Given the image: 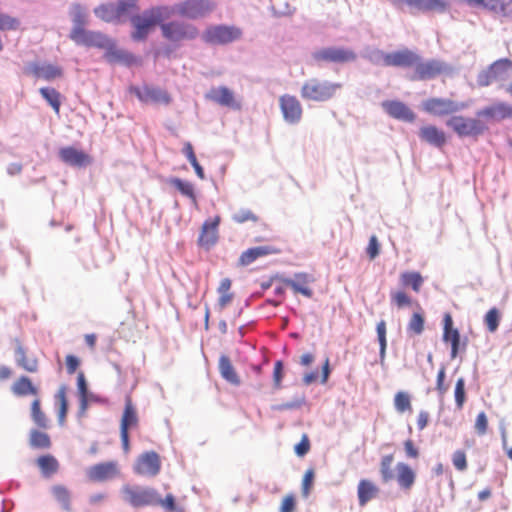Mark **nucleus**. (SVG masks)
I'll use <instances>...</instances> for the list:
<instances>
[{
    "instance_id": "774afa93",
    "label": "nucleus",
    "mask_w": 512,
    "mask_h": 512,
    "mask_svg": "<svg viewBox=\"0 0 512 512\" xmlns=\"http://www.w3.org/2000/svg\"><path fill=\"white\" fill-rule=\"evenodd\" d=\"M445 373V367H441L437 374L436 390L440 396H443L448 390V387L444 384Z\"/></svg>"
},
{
    "instance_id": "6ab92c4d",
    "label": "nucleus",
    "mask_w": 512,
    "mask_h": 512,
    "mask_svg": "<svg viewBox=\"0 0 512 512\" xmlns=\"http://www.w3.org/2000/svg\"><path fill=\"white\" fill-rule=\"evenodd\" d=\"M418 60L419 56L408 49L382 55V64L384 66L412 67Z\"/></svg>"
},
{
    "instance_id": "6e6552de",
    "label": "nucleus",
    "mask_w": 512,
    "mask_h": 512,
    "mask_svg": "<svg viewBox=\"0 0 512 512\" xmlns=\"http://www.w3.org/2000/svg\"><path fill=\"white\" fill-rule=\"evenodd\" d=\"M446 125L459 137H477L487 130V126L476 118L453 116L447 120Z\"/></svg>"
},
{
    "instance_id": "49530a36",
    "label": "nucleus",
    "mask_w": 512,
    "mask_h": 512,
    "mask_svg": "<svg viewBox=\"0 0 512 512\" xmlns=\"http://www.w3.org/2000/svg\"><path fill=\"white\" fill-rule=\"evenodd\" d=\"M55 398L59 403L58 422L60 425H63L65 423V418H66L67 411H68V402H67V397H66V387L65 386H61L58 389V391L55 395Z\"/></svg>"
},
{
    "instance_id": "6e6d98bb",
    "label": "nucleus",
    "mask_w": 512,
    "mask_h": 512,
    "mask_svg": "<svg viewBox=\"0 0 512 512\" xmlns=\"http://www.w3.org/2000/svg\"><path fill=\"white\" fill-rule=\"evenodd\" d=\"M232 219L236 223H244L247 221L257 222L258 216L249 209H241L232 216Z\"/></svg>"
},
{
    "instance_id": "ddd939ff",
    "label": "nucleus",
    "mask_w": 512,
    "mask_h": 512,
    "mask_svg": "<svg viewBox=\"0 0 512 512\" xmlns=\"http://www.w3.org/2000/svg\"><path fill=\"white\" fill-rule=\"evenodd\" d=\"M70 39L77 45L105 49L110 44V39L101 32L90 31L83 28H72Z\"/></svg>"
},
{
    "instance_id": "37998d69",
    "label": "nucleus",
    "mask_w": 512,
    "mask_h": 512,
    "mask_svg": "<svg viewBox=\"0 0 512 512\" xmlns=\"http://www.w3.org/2000/svg\"><path fill=\"white\" fill-rule=\"evenodd\" d=\"M394 407L398 413L412 412L410 394L406 391H398L394 396Z\"/></svg>"
},
{
    "instance_id": "393cba45",
    "label": "nucleus",
    "mask_w": 512,
    "mask_h": 512,
    "mask_svg": "<svg viewBox=\"0 0 512 512\" xmlns=\"http://www.w3.org/2000/svg\"><path fill=\"white\" fill-rule=\"evenodd\" d=\"M315 281V278L308 273H296L291 279H284L283 284L290 287L295 293H300L305 297L311 298L313 290L310 284Z\"/></svg>"
},
{
    "instance_id": "de8ad7c7",
    "label": "nucleus",
    "mask_w": 512,
    "mask_h": 512,
    "mask_svg": "<svg viewBox=\"0 0 512 512\" xmlns=\"http://www.w3.org/2000/svg\"><path fill=\"white\" fill-rule=\"evenodd\" d=\"M376 332L379 342V356L381 362L384 361L386 356L387 338H386V322L381 320L376 325Z\"/></svg>"
},
{
    "instance_id": "72a5a7b5",
    "label": "nucleus",
    "mask_w": 512,
    "mask_h": 512,
    "mask_svg": "<svg viewBox=\"0 0 512 512\" xmlns=\"http://www.w3.org/2000/svg\"><path fill=\"white\" fill-rule=\"evenodd\" d=\"M94 14L104 22H120L116 5L113 2L103 3L94 9Z\"/></svg>"
},
{
    "instance_id": "a211bd4d",
    "label": "nucleus",
    "mask_w": 512,
    "mask_h": 512,
    "mask_svg": "<svg viewBox=\"0 0 512 512\" xmlns=\"http://www.w3.org/2000/svg\"><path fill=\"white\" fill-rule=\"evenodd\" d=\"M119 475V468L116 462H102L88 468L87 477L92 482H104Z\"/></svg>"
},
{
    "instance_id": "c9c22d12",
    "label": "nucleus",
    "mask_w": 512,
    "mask_h": 512,
    "mask_svg": "<svg viewBox=\"0 0 512 512\" xmlns=\"http://www.w3.org/2000/svg\"><path fill=\"white\" fill-rule=\"evenodd\" d=\"M399 279L402 287H410L416 293L420 292L424 283L422 275L416 271H405L400 274Z\"/></svg>"
},
{
    "instance_id": "2f4dec72",
    "label": "nucleus",
    "mask_w": 512,
    "mask_h": 512,
    "mask_svg": "<svg viewBox=\"0 0 512 512\" xmlns=\"http://www.w3.org/2000/svg\"><path fill=\"white\" fill-rule=\"evenodd\" d=\"M277 250L272 248L271 246H258L249 248L246 251L242 252L239 258V265L248 266L253 263L258 258L276 253Z\"/></svg>"
},
{
    "instance_id": "f257e3e1",
    "label": "nucleus",
    "mask_w": 512,
    "mask_h": 512,
    "mask_svg": "<svg viewBox=\"0 0 512 512\" xmlns=\"http://www.w3.org/2000/svg\"><path fill=\"white\" fill-rule=\"evenodd\" d=\"M394 455L387 454L381 457L379 463V474L383 483H390L395 480L399 489L404 493H410L417 479L416 471L406 462L400 461L395 465V473L392 465Z\"/></svg>"
},
{
    "instance_id": "13d9d810",
    "label": "nucleus",
    "mask_w": 512,
    "mask_h": 512,
    "mask_svg": "<svg viewBox=\"0 0 512 512\" xmlns=\"http://www.w3.org/2000/svg\"><path fill=\"white\" fill-rule=\"evenodd\" d=\"M475 430L478 435L482 436L487 433L488 430V419L485 412H480L475 421Z\"/></svg>"
},
{
    "instance_id": "f8f14e48",
    "label": "nucleus",
    "mask_w": 512,
    "mask_h": 512,
    "mask_svg": "<svg viewBox=\"0 0 512 512\" xmlns=\"http://www.w3.org/2000/svg\"><path fill=\"white\" fill-rule=\"evenodd\" d=\"M467 107L464 102L453 101L448 98L432 97L422 103V109L433 116H446L457 113Z\"/></svg>"
},
{
    "instance_id": "bb28decb",
    "label": "nucleus",
    "mask_w": 512,
    "mask_h": 512,
    "mask_svg": "<svg viewBox=\"0 0 512 512\" xmlns=\"http://www.w3.org/2000/svg\"><path fill=\"white\" fill-rule=\"evenodd\" d=\"M379 486L369 479H361L357 486L358 503L361 507L378 497Z\"/></svg>"
},
{
    "instance_id": "5fc2aeb1",
    "label": "nucleus",
    "mask_w": 512,
    "mask_h": 512,
    "mask_svg": "<svg viewBox=\"0 0 512 512\" xmlns=\"http://www.w3.org/2000/svg\"><path fill=\"white\" fill-rule=\"evenodd\" d=\"M452 463L456 470L463 472L468 467L467 456L465 451L456 450L452 455Z\"/></svg>"
},
{
    "instance_id": "3c124183",
    "label": "nucleus",
    "mask_w": 512,
    "mask_h": 512,
    "mask_svg": "<svg viewBox=\"0 0 512 512\" xmlns=\"http://www.w3.org/2000/svg\"><path fill=\"white\" fill-rule=\"evenodd\" d=\"M392 303L398 308L410 307L413 304L412 298L402 290L392 291L390 293Z\"/></svg>"
},
{
    "instance_id": "cd10ccee",
    "label": "nucleus",
    "mask_w": 512,
    "mask_h": 512,
    "mask_svg": "<svg viewBox=\"0 0 512 512\" xmlns=\"http://www.w3.org/2000/svg\"><path fill=\"white\" fill-rule=\"evenodd\" d=\"M12 393L17 397H39V388L33 384L28 376H20L11 385Z\"/></svg>"
},
{
    "instance_id": "680f3d73",
    "label": "nucleus",
    "mask_w": 512,
    "mask_h": 512,
    "mask_svg": "<svg viewBox=\"0 0 512 512\" xmlns=\"http://www.w3.org/2000/svg\"><path fill=\"white\" fill-rule=\"evenodd\" d=\"M367 255L371 260L375 259L380 253V244L375 235H372L369 239L368 246L366 248Z\"/></svg>"
},
{
    "instance_id": "09e8293b",
    "label": "nucleus",
    "mask_w": 512,
    "mask_h": 512,
    "mask_svg": "<svg viewBox=\"0 0 512 512\" xmlns=\"http://www.w3.org/2000/svg\"><path fill=\"white\" fill-rule=\"evenodd\" d=\"M171 185H173L181 194L189 197L194 202H196V196L194 193V187L190 182L184 181L180 178H172L170 180Z\"/></svg>"
},
{
    "instance_id": "7c9ffc66",
    "label": "nucleus",
    "mask_w": 512,
    "mask_h": 512,
    "mask_svg": "<svg viewBox=\"0 0 512 512\" xmlns=\"http://www.w3.org/2000/svg\"><path fill=\"white\" fill-rule=\"evenodd\" d=\"M420 138L436 147H442L446 143L445 133L434 125H427L420 128Z\"/></svg>"
},
{
    "instance_id": "4c0bfd02",
    "label": "nucleus",
    "mask_w": 512,
    "mask_h": 512,
    "mask_svg": "<svg viewBox=\"0 0 512 512\" xmlns=\"http://www.w3.org/2000/svg\"><path fill=\"white\" fill-rule=\"evenodd\" d=\"M31 418L36 426L41 429L49 428V420L45 413L41 409L40 398H34L31 403Z\"/></svg>"
},
{
    "instance_id": "a878e982",
    "label": "nucleus",
    "mask_w": 512,
    "mask_h": 512,
    "mask_svg": "<svg viewBox=\"0 0 512 512\" xmlns=\"http://www.w3.org/2000/svg\"><path fill=\"white\" fill-rule=\"evenodd\" d=\"M208 98L221 106L233 110L241 109V103L235 99L233 92L225 86L212 88L208 94Z\"/></svg>"
},
{
    "instance_id": "603ef678",
    "label": "nucleus",
    "mask_w": 512,
    "mask_h": 512,
    "mask_svg": "<svg viewBox=\"0 0 512 512\" xmlns=\"http://www.w3.org/2000/svg\"><path fill=\"white\" fill-rule=\"evenodd\" d=\"M484 322H485L487 329L490 332H495L497 330V328L499 326V322H500L499 310L495 307L488 310V312L486 313V315L484 317Z\"/></svg>"
},
{
    "instance_id": "dca6fc26",
    "label": "nucleus",
    "mask_w": 512,
    "mask_h": 512,
    "mask_svg": "<svg viewBox=\"0 0 512 512\" xmlns=\"http://www.w3.org/2000/svg\"><path fill=\"white\" fill-rule=\"evenodd\" d=\"M449 70L448 66L439 60L421 62L420 59L414 64L413 80L433 79Z\"/></svg>"
},
{
    "instance_id": "9b49d317",
    "label": "nucleus",
    "mask_w": 512,
    "mask_h": 512,
    "mask_svg": "<svg viewBox=\"0 0 512 512\" xmlns=\"http://www.w3.org/2000/svg\"><path fill=\"white\" fill-rule=\"evenodd\" d=\"M241 36V29L235 26L216 25L204 31L203 40L208 44L225 45L240 39Z\"/></svg>"
},
{
    "instance_id": "864d4df0",
    "label": "nucleus",
    "mask_w": 512,
    "mask_h": 512,
    "mask_svg": "<svg viewBox=\"0 0 512 512\" xmlns=\"http://www.w3.org/2000/svg\"><path fill=\"white\" fill-rule=\"evenodd\" d=\"M454 396L457 408L462 409L466 401L465 380L462 377L456 381Z\"/></svg>"
},
{
    "instance_id": "473e14b6",
    "label": "nucleus",
    "mask_w": 512,
    "mask_h": 512,
    "mask_svg": "<svg viewBox=\"0 0 512 512\" xmlns=\"http://www.w3.org/2000/svg\"><path fill=\"white\" fill-rule=\"evenodd\" d=\"M31 72L37 78L51 81L63 75V71L59 66L53 64H33Z\"/></svg>"
},
{
    "instance_id": "bf43d9fd",
    "label": "nucleus",
    "mask_w": 512,
    "mask_h": 512,
    "mask_svg": "<svg viewBox=\"0 0 512 512\" xmlns=\"http://www.w3.org/2000/svg\"><path fill=\"white\" fill-rule=\"evenodd\" d=\"M314 476L315 474L313 469H308L304 474L302 481V494L304 497H307L310 493L314 481Z\"/></svg>"
},
{
    "instance_id": "5701e85b",
    "label": "nucleus",
    "mask_w": 512,
    "mask_h": 512,
    "mask_svg": "<svg viewBox=\"0 0 512 512\" xmlns=\"http://www.w3.org/2000/svg\"><path fill=\"white\" fill-rule=\"evenodd\" d=\"M477 117L493 121H501L512 118V104L496 102L477 112Z\"/></svg>"
},
{
    "instance_id": "1a4fd4ad",
    "label": "nucleus",
    "mask_w": 512,
    "mask_h": 512,
    "mask_svg": "<svg viewBox=\"0 0 512 512\" xmlns=\"http://www.w3.org/2000/svg\"><path fill=\"white\" fill-rule=\"evenodd\" d=\"M160 28L163 37L171 42L193 40L199 34V31L195 25L180 21L162 23Z\"/></svg>"
},
{
    "instance_id": "338daca9",
    "label": "nucleus",
    "mask_w": 512,
    "mask_h": 512,
    "mask_svg": "<svg viewBox=\"0 0 512 512\" xmlns=\"http://www.w3.org/2000/svg\"><path fill=\"white\" fill-rule=\"evenodd\" d=\"M295 453L302 457L306 455L310 450V441L307 434H304L301 438V441L295 446Z\"/></svg>"
},
{
    "instance_id": "4d7b16f0",
    "label": "nucleus",
    "mask_w": 512,
    "mask_h": 512,
    "mask_svg": "<svg viewBox=\"0 0 512 512\" xmlns=\"http://www.w3.org/2000/svg\"><path fill=\"white\" fill-rule=\"evenodd\" d=\"M19 20L7 14H0V30H16Z\"/></svg>"
},
{
    "instance_id": "e2e57ef3",
    "label": "nucleus",
    "mask_w": 512,
    "mask_h": 512,
    "mask_svg": "<svg viewBox=\"0 0 512 512\" xmlns=\"http://www.w3.org/2000/svg\"><path fill=\"white\" fill-rule=\"evenodd\" d=\"M296 508V500L292 494L286 495L281 502L280 512H294Z\"/></svg>"
},
{
    "instance_id": "aec40b11",
    "label": "nucleus",
    "mask_w": 512,
    "mask_h": 512,
    "mask_svg": "<svg viewBox=\"0 0 512 512\" xmlns=\"http://www.w3.org/2000/svg\"><path fill=\"white\" fill-rule=\"evenodd\" d=\"M382 108L392 118L412 123L415 121V113L403 102L398 100H386L382 102Z\"/></svg>"
},
{
    "instance_id": "0e129e2a",
    "label": "nucleus",
    "mask_w": 512,
    "mask_h": 512,
    "mask_svg": "<svg viewBox=\"0 0 512 512\" xmlns=\"http://www.w3.org/2000/svg\"><path fill=\"white\" fill-rule=\"evenodd\" d=\"M155 505H160L166 511L169 512L176 511L175 497L172 494H167L164 499H160L158 497V503H156Z\"/></svg>"
},
{
    "instance_id": "ea45409f",
    "label": "nucleus",
    "mask_w": 512,
    "mask_h": 512,
    "mask_svg": "<svg viewBox=\"0 0 512 512\" xmlns=\"http://www.w3.org/2000/svg\"><path fill=\"white\" fill-rule=\"evenodd\" d=\"M29 444L35 449H49L52 443L47 433L33 429L30 432Z\"/></svg>"
},
{
    "instance_id": "423d86ee",
    "label": "nucleus",
    "mask_w": 512,
    "mask_h": 512,
    "mask_svg": "<svg viewBox=\"0 0 512 512\" xmlns=\"http://www.w3.org/2000/svg\"><path fill=\"white\" fill-rule=\"evenodd\" d=\"M216 4L212 0H184L170 7L173 15H179L188 19H199L208 16Z\"/></svg>"
},
{
    "instance_id": "b1692460",
    "label": "nucleus",
    "mask_w": 512,
    "mask_h": 512,
    "mask_svg": "<svg viewBox=\"0 0 512 512\" xmlns=\"http://www.w3.org/2000/svg\"><path fill=\"white\" fill-rule=\"evenodd\" d=\"M443 341L450 343L452 359L456 358L460 348V333L458 329L453 328V319L450 313H445L443 317Z\"/></svg>"
},
{
    "instance_id": "8fccbe9b",
    "label": "nucleus",
    "mask_w": 512,
    "mask_h": 512,
    "mask_svg": "<svg viewBox=\"0 0 512 512\" xmlns=\"http://www.w3.org/2000/svg\"><path fill=\"white\" fill-rule=\"evenodd\" d=\"M425 326V319L423 314L415 312L412 314L408 325L407 330L408 332L414 334V335H420L424 331Z\"/></svg>"
},
{
    "instance_id": "0eeeda50",
    "label": "nucleus",
    "mask_w": 512,
    "mask_h": 512,
    "mask_svg": "<svg viewBox=\"0 0 512 512\" xmlns=\"http://www.w3.org/2000/svg\"><path fill=\"white\" fill-rule=\"evenodd\" d=\"M139 427V417L137 409L132 402L130 395L125 397V406L120 420V438L124 453L130 451L129 430Z\"/></svg>"
},
{
    "instance_id": "4468645a",
    "label": "nucleus",
    "mask_w": 512,
    "mask_h": 512,
    "mask_svg": "<svg viewBox=\"0 0 512 512\" xmlns=\"http://www.w3.org/2000/svg\"><path fill=\"white\" fill-rule=\"evenodd\" d=\"M133 93L143 103H154L168 105L171 102L169 93L161 88L144 85L143 87L132 86Z\"/></svg>"
},
{
    "instance_id": "2eb2a0df",
    "label": "nucleus",
    "mask_w": 512,
    "mask_h": 512,
    "mask_svg": "<svg viewBox=\"0 0 512 512\" xmlns=\"http://www.w3.org/2000/svg\"><path fill=\"white\" fill-rule=\"evenodd\" d=\"M133 469L141 476H156L161 469L160 457L155 451L144 452L135 461Z\"/></svg>"
},
{
    "instance_id": "79ce46f5",
    "label": "nucleus",
    "mask_w": 512,
    "mask_h": 512,
    "mask_svg": "<svg viewBox=\"0 0 512 512\" xmlns=\"http://www.w3.org/2000/svg\"><path fill=\"white\" fill-rule=\"evenodd\" d=\"M37 465L45 476H51L56 473L59 468L57 460L52 455L40 456L37 459Z\"/></svg>"
},
{
    "instance_id": "39448f33",
    "label": "nucleus",
    "mask_w": 512,
    "mask_h": 512,
    "mask_svg": "<svg viewBox=\"0 0 512 512\" xmlns=\"http://www.w3.org/2000/svg\"><path fill=\"white\" fill-rule=\"evenodd\" d=\"M121 494L123 500L135 508L158 503L157 492L149 487L125 484L121 488Z\"/></svg>"
},
{
    "instance_id": "4be33fe9",
    "label": "nucleus",
    "mask_w": 512,
    "mask_h": 512,
    "mask_svg": "<svg viewBox=\"0 0 512 512\" xmlns=\"http://www.w3.org/2000/svg\"><path fill=\"white\" fill-rule=\"evenodd\" d=\"M220 216H215L212 219L206 220L201 228L198 238V244L201 247L210 249L218 241V226L220 224Z\"/></svg>"
},
{
    "instance_id": "a18cd8bd",
    "label": "nucleus",
    "mask_w": 512,
    "mask_h": 512,
    "mask_svg": "<svg viewBox=\"0 0 512 512\" xmlns=\"http://www.w3.org/2000/svg\"><path fill=\"white\" fill-rule=\"evenodd\" d=\"M70 14L72 16L73 28H83L87 24V13L82 5L74 3L71 5Z\"/></svg>"
},
{
    "instance_id": "20e7f679",
    "label": "nucleus",
    "mask_w": 512,
    "mask_h": 512,
    "mask_svg": "<svg viewBox=\"0 0 512 512\" xmlns=\"http://www.w3.org/2000/svg\"><path fill=\"white\" fill-rule=\"evenodd\" d=\"M511 72L512 61L507 58L498 59L478 73L477 84L487 87L493 83L504 82L510 78Z\"/></svg>"
},
{
    "instance_id": "412c9836",
    "label": "nucleus",
    "mask_w": 512,
    "mask_h": 512,
    "mask_svg": "<svg viewBox=\"0 0 512 512\" xmlns=\"http://www.w3.org/2000/svg\"><path fill=\"white\" fill-rule=\"evenodd\" d=\"M62 162L73 167H85L92 163L89 154L73 146L63 147L58 152Z\"/></svg>"
},
{
    "instance_id": "c756f323",
    "label": "nucleus",
    "mask_w": 512,
    "mask_h": 512,
    "mask_svg": "<svg viewBox=\"0 0 512 512\" xmlns=\"http://www.w3.org/2000/svg\"><path fill=\"white\" fill-rule=\"evenodd\" d=\"M106 49V57L110 62L121 63L127 66L139 63V60L132 53L117 49L111 40Z\"/></svg>"
},
{
    "instance_id": "f03ea898",
    "label": "nucleus",
    "mask_w": 512,
    "mask_h": 512,
    "mask_svg": "<svg viewBox=\"0 0 512 512\" xmlns=\"http://www.w3.org/2000/svg\"><path fill=\"white\" fill-rule=\"evenodd\" d=\"M172 15L173 11L170 10L169 6H155L145 10L142 15L131 17L134 27V31L131 33L132 39L134 41L145 40L156 25L162 24L163 20Z\"/></svg>"
},
{
    "instance_id": "c85d7f7f",
    "label": "nucleus",
    "mask_w": 512,
    "mask_h": 512,
    "mask_svg": "<svg viewBox=\"0 0 512 512\" xmlns=\"http://www.w3.org/2000/svg\"><path fill=\"white\" fill-rule=\"evenodd\" d=\"M15 361L19 367L29 373H36L38 371L39 362L37 357L28 355L27 350L19 341H17L15 349Z\"/></svg>"
},
{
    "instance_id": "9d476101",
    "label": "nucleus",
    "mask_w": 512,
    "mask_h": 512,
    "mask_svg": "<svg viewBox=\"0 0 512 512\" xmlns=\"http://www.w3.org/2000/svg\"><path fill=\"white\" fill-rule=\"evenodd\" d=\"M312 58L318 64H344L355 61L357 58V54L352 49L349 48L325 47L313 52Z\"/></svg>"
},
{
    "instance_id": "f704fd0d",
    "label": "nucleus",
    "mask_w": 512,
    "mask_h": 512,
    "mask_svg": "<svg viewBox=\"0 0 512 512\" xmlns=\"http://www.w3.org/2000/svg\"><path fill=\"white\" fill-rule=\"evenodd\" d=\"M219 371L221 376L233 385H239L240 379L237 375L230 359L226 355H222L219 359Z\"/></svg>"
},
{
    "instance_id": "58836bf2",
    "label": "nucleus",
    "mask_w": 512,
    "mask_h": 512,
    "mask_svg": "<svg viewBox=\"0 0 512 512\" xmlns=\"http://www.w3.org/2000/svg\"><path fill=\"white\" fill-rule=\"evenodd\" d=\"M41 96L47 101V103L52 107L54 112L58 115L60 113L61 107V94L52 87H43L39 90Z\"/></svg>"
},
{
    "instance_id": "7ed1b4c3",
    "label": "nucleus",
    "mask_w": 512,
    "mask_h": 512,
    "mask_svg": "<svg viewBox=\"0 0 512 512\" xmlns=\"http://www.w3.org/2000/svg\"><path fill=\"white\" fill-rule=\"evenodd\" d=\"M342 88L339 82H330L319 78L307 80L301 88V97L314 102H326L332 99Z\"/></svg>"
},
{
    "instance_id": "c03bdc74",
    "label": "nucleus",
    "mask_w": 512,
    "mask_h": 512,
    "mask_svg": "<svg viewBox=\"0 0 512 512\" xmlns=\"http://www.w3.org/2000/svg\"><path fill=\"white\" fill-rule=\"evenodd\" d=\"M52 494L65 511H71V496L67 488L56 485L52 488Z\"/></svg>"
},
{
    "instance_id": "052dcab7",
    "label": "nucleus",
    "mask_w": 512,
    "mask_h": 512,
    "mask_svg": "<svg viewBox=\"0 0 512 512\" xmlns=\"http://www.w3.org/2000/svg\"><path fill=\"white\" fill-rule=\"evenodd\" d=\"M405 455L410 459H418L420 456L419 448L414 444L412 439H407L403 443Z\"/></svg>"
},
{
    "instance_id": "e433bc0d",
    "label": "nucleus",
    "mask_w": 512,
    "mask_h": 512,
    "mask_svg": "<svg viewBox=\"0 0 512 512\" xmlns=\"http://www.w3.org/2000/svg\"><path fill=\"white\" fill-rule=\"evenodd\" d=\"M410 6L422 11H445L447 2L445 0H407Z\"/></svg>"
},
{
    "instance_id": "a19ab883",
    "label": "nucleus",
    "mask_w": 512,
    "mask_h": 512,
    "mask_svg": "<svg viewBox=\"0 0 512 512\" xmlns=\"http://www.w3.org/2000/svg\"><path fill=\"white\" fill-rule=\"evenodd\" d=\"M139 0H118L116 5L119 20L122 22L130 14L139 10Z\"/></svg>"
},
{
    "instance_id": "69168bd1",
    "label": "nucleus",
    "mask_w": 512,
    "mask_h": 512,
    "mask_svg": "<svg viewBox=\"0 0 512 512\" xmlns=\"http://www.w3.org/2000/svg\"><path fill=\"white\" fill-rule=\"evenodd\" d=\"M283 375V363L280 360L276 361L273 369V382L275 388L279 389L281 387Z\"/></svg>"
},
{
    "instance_id": "f3484780",
    "label": "nucleus",
    "mask_w": 512,
    "mask_h": 512,
    "mask_svg": "<svg viewBox=\"0 0 512 512\" xmlns=\"http://www.w3.org/2000/svg\"><path fill=\"white\" fill-rule=\"evenodd\" d=\"M279 106L283 114V118L290 124H297L302 118V105L300 101L293 95L285 94L279 98Z\"/></svg>"
}]
</instances>
